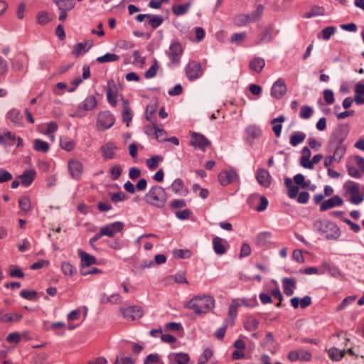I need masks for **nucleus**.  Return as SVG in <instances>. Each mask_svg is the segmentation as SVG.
<instances>
[{
  "instance_id": "obj_1",
  "label": "nucleus",
  "mask_w": 364,
  "mask_h": 364,
  "mask_svg": "<svg viewBox=\"0 0 364 364\" xmlns=\"http://www.w3.org/2000/svg\"><path fill=\"white\" fill-rule=\"evenodd\" d=\"M215 301L213 296L209 294L198 295L193 297L185 305L195 314L202 315L207 314L215 307Z\"/></svg>"
},
{
  "instance_id": "obj_2",
  "label": "nucleus",
  "mask_w": 364,
  "mask_h": 364,
  "mask_svg": "<svg viewBox=\"0 0 364 364\" xmlns=\"http://www.w3.org/2000/svg\"><path fill=\"white\" fill-rule=\"evenodd\" d=\"M314 230L327 240H337L341 235V230L334 223L328 220H316L313 223Z\"/></svg>"
},
{
  "instance_id": "obj_3",
  "label": "nucleus",
  "mask_w": 364,
  "mask_h": 364,
  "mask_svg": "<svg viewBox=\"0 0 364 364\" xmlns=\"http://www.w3.org/2000/svg\"><path fill=\"white\" fill-rule=\"evenodd\" d=\"M144 199L149 205L162 209L166 205L168 196L165 188L159 185H155L149 188Z\"/></svg>"
},
{
  "instance_id": "obj_4",
  "label": "nucleus",
  "mask_w": 364,
  "mask_h": 364,
  "mask_svg": "<svg viewBox=\"0 0 364 364\" xmlns=\"http://www.w3.org/2000/svg\"><path fill=\"white\" fill-rule=\"evenodd\" d=\"M264 6L258 5L255 11L250 14H238L234 18V23L237 26H243L251 22L259 21L263 14Z\"/></svg>"
},
{
  "instance_id": "obj_5",
  "label": "nucleus",
  "mask_w": 364,
  "mask_h": 364,
  "mask_svg": "<svg viewBox=\"0 0 364 364\" xmlns=\"http://www.w3.org/2000/svg\"><path fill=\"white\" fill-rule=\"evenodd\" d=\"M97 102L93 95L87 96L77 107L75 113L70 114L71 117L82 118L86 115V112L91 111L96 107Z\"/></svg>"
},
{
  "instance_id": "obj_6",
  "label": "nucleus",
  "mask_w": 364,
  "mask_h": 364,
  "mask_svg": "<svg viewBox=\"0 0 364 364\" xmlns=\"http://www.w3.org/2000/svg\"><path fill=\"white\" fill-rule=\"evenodd\" d=\"M344 188L350 196L349 201L354 205H358L364 200V197L360 196V187L358 183L353 181H348L345 183Z\"/></svg>"
},
{
  "instance_id": "obj_7",
  "label": "nucleus",
  "mask_w": 364,
  "mask_h": 364,
  "mask_svg": "<svg viewBox=\"0 0 364 364\" xmlns=\"http://www.w3.org/2000/svg\"><path fill=\"white\" fill-rule=\"evenodd\" d=\"M114 117L109 112H101L98 114L97 127L100 131H105L112 127L114 124Z\"/></svg>"
},
{
  "instance_id": "obj_8",
  "label": "nucleus",
  "mask_w": 364,
  "mask_h": 364,
  "mask_svg": "<svg viewBox=\"0 0 364 364\" xmlns=\"http://www.w3.org/2000/svg\"><path fill=\"white\" fill-rule=\"evenodd\" d=\"M68 170L72 178L80 180L84 171L83 164L77 159H71L68 162Z\"/></svg>"
},
{
  "instance_id": "obj_9",
  "label": "nucleus",
  "mask_w": 364,
  "mask_h": 364,
  "mask_svg": "<svg viewBox=\"0 0 364 364\" xmlns=\"http://www.w3.org/2000/svg\"><path fill=\"white\" fill-rule=\"evenodd\" d=\"M183 51V49L181 43L176 40H173L171 42L168 50H166V54L171 60L172 63L176 64L180 62Z\"/></svg>"
},
{
  "instance_id": "obj_10",
  "label": "nucleus",
  "mask_w": 364,
  "mask_h": 364,
  "mask_svg": "<svg viewBox=\"0 0 364 364\" xmlns=\"http://www.w3.org/2000/svg\"><path fill=\"white\" fill-rule=\"evenodd\" d=\"M203 71L200 63L196 61L190 62L186 68V74L188 79L191 81L200 78L203 75Z\"/></svg>"
},
{
  "instance_id": "obj_11",
  "label": "nucleus",
  "mask_w": 364,
  "mask_h": 364,
  "mask_svg": "<svg viewBox=\"0 0 364 364\" xmlns=\"http://www.w3.org/2000/svg\"><path fill=\"white\" fill-rule=\"evenodd\" d=\"M124 228V223L116 221L101 227L100 232L103 236L112 237L117 232H121Z\"/></svg>"
},
{
  "instance_id": "obj_12",
  "label": "nucleus",
  "mask_w": 364,
  "mask_h": 364,
  "mask_svg": "<svg viewBox=\"0 0 364 364\" xmlns=\"http://www.w3.org/2000/svg\"><path fill=\"white\" fill-rule=\"evenodd\" d=\"M348 132L347 126H339L337 127L332 134V137L329 142V149L334 146L335 143L343 144L346 138Z\"/></svg>"
},
{
  "instance_id": "obj_13",
  "label": "nucleus",
  "mask_w": 364,
  "mask_h": 364,
  "mask_svg": "<svg viewBox=\"0 0 364 364\" xmlns=\"http://www.w3.org/2000/svg\"><path fill=\"white\" fill-rule=\"evenodd\" d=\"M121 312L124 318L129 321H134L140 318L143 316V311L138 306H131L126 308H121Z\"/></svg>"
},
{
  "instance_id": "obj_14",
  "label": "nucleus",
  "mask_w": 364,
  "mask_h": 364,
  "mask_svg": "<svg viewBox=\"0 0 364 364\" xmlns=\"http://www.w3.org/2000/svg\"><path fill=\"white\" fill-rule=\"evenodd\" d=\"M191 136V141L190 144L196 149L204 151L210 144V141L201 134L193 132Z\"/></svg>"
},
{
  "instance_id": "obj_15",
  "label": "nucleus",
  "mask_w": 364,
  "mask_h": 364,
  "mask_svg": "<svg viewBox=\"0 0 364 364\" xmlns=\"http://www.w3.org/2000/svg\"><path fill=\"white\" fill-rule=\"evenodd\" d=\"M237 178L238 176L233 169L224 170L218 174L219 182L223 186L234 183Z\"/></svg>"
},
{
  "instance_id": "obj_16",
  "label": "nucleus",
  "mask_w": 364,
  "mask_h": 364,
  "mask_svg": "<svg viewBox=\"0 0 364 364\" xmlns=\"http://www.w3.org/2000/svg\"><path fill=\"white\" fill-rule=\"evenodd\" d=\"M287 86L282 78H279L272 85L271 95L277 99H281L287 92Z\"/></svg>"
},
{
  "instance_id": "obj_17",
  "label": "nucleus",
  "mask_w": 364,
  "mask_h": 364,
  "mask_svg": "<svg viewBox=\"0 0 364 364\" xmlns=\"http://www.w3.org/2000/svg\"><path fill=\"white\" fill-rule=\"evenodd\" d=\"M343 203V200L339 196H333L321 203L320 210L326 211L335 207L341 206Z\"/></svg>"
},
{
  "instance_id": "obj_18",
  "label": "nucleus",
  "mask_w": 364,
  "mask_h": 364,
  "mask_svg": "<svg viewBox=\"0 0 364 364\" xmlns=\"http://www.w3.org/2000/svg\"><path fill=\"white\" fill-rule=\"evenodd\" d=\"M328 151L333 152V159L334 161L339 162L345 156L346 152V146L343 144L335 143L334 146L331 149L328 148Z\"/></svg>"
},
{
  "instance_id": "obj_19",
  "label": "nucleus",
  "mask_w": 364,
  "mask_h": 364,
  "mask_svg": "<svg viewBox=\"0 0 364 364\" xmlns=\"http://www.w3.org/2000/svg\"><path fill=\"white\" fill-rule=\"evenodd\" d=\"M256 178L257 182L263 187L267 188L271 184V176L269 171L264 168L257 170Z\"/></svg>"
},
{
  "instance_id": "obj_20",
  "label": "nucleus",
  "mask_w": 364,
  "mask_h": 364,
  "mask_svg": "<svg viewBox=\"0 0 364 364\" xmlns=\"http://www.w3.org/2000/svg\"><path fill=\"white\" fill-rule=\"evenodd\" d=\"M170 188L176 194L186 196L188 194V188L184 186L183 181L181 178H176L171 183Z\"/></svg>"
},
{
  "instance_id": "obj_21",
  "label": "nucleus",
  "mask_w": 364,
  "mask_h": 364,
  "mask_svg": "<svg viewBox=\"0 0 364 364\" xmlns=\"http://www.w3.org/2000/svg\"><path fill=\"white\" fill-rule=\"evenodd\" d=\"M117 89L114 85V81H109L108 88L107 89V98L109 103L113 107H115L117 104Z\"/></svg>"
},
{
  "instance_id": "obj_22",
  "label": "nucleus",
  "mask_w": 364,
  "mask_h": 364,
  "mask_svg": "<svg viewBox=\"0 0 364 364\" xmlns=\"http://www.w3.org/2000/svg\"><path fill=\"white\" fill-rule=\"evenodd\" d=\"M6 118L16 126H19L23 119L21 111L16 108L11 109L6 114Z\"/></svg>"
},
{
  "instance_id": "obj_23",
  "label": "nucleus",
  "mask_w": 364,
  "mask_h": 364,
  "mask_svg": "<svg viewBox=\"0 0 364 364\" xmlns=\"http://www.w3.org/2000/svg\"><path fill=\"white\" fill-rule=\"evenodd\" d=\"M77 252L81 260V268L86 269L90 265L96 263L97 260L94 256L89 255L81 250H78Z\"/></svg>"
},
{
  "instance_id": "obj_24",
  "label": "nucleus",
  "mask_w": 364,
  "mask_h": 364,
  "mask_svg": "<svg viewBox=\"0 0 364 364\" xmlns=\"http://www.w3.org/2000/svg\"><path fill=\"white\" fill-rule=\"evenodd\" d=\"M213 247L215 253L218 255H223L226 252V247L225 244L227 242L220 237L215 236L213 238Z\"/></svg>"
},
{
  "instance_id": "obj_25",
  "label": "nucleus",
  "mask_w": 364,
  "mask_h": 364,
  "mask_svg": "<svg viewBox=\"0 0 364 364\" xmlns=\"http://www.w3.org/2000/svg\"><path fill=\"white\" fill-rule=\"evenodd\" d=\"M103 156L107 159L114 158L116 151L118 150L117 146L112 143L108 142L101 147Z\"/></svg>"
},
{
  "instance_id": "obj_26",
  "label": "nucleus",
  "mask_w": 364,
  "mask_h": 364,
  "mask_svg": "<svg viewBox=\"0 0 364 364\" xmlns=\"http://www.w3.org/2000/svg\"><path fill=\"white\" fill-rule=\"evenodd\" d=\"M265 64L264 58L261 57H255L250 61L249 68L252 72L259 73L264 68Z\"/></svg>"
},
{
  "instance_id": "obj_27",
  "label": "nucleus",
  "mask_w": 364,
  "mask_h": 364,
  "mask_svg": "<svg viewBox=\"0 0 364 364\" xmlns=\"http://www.w3.org/2000/svg\"><path fill=\"white\" fill-rule=\"evenodd\" d=\"M284 292L287 296H291L296 289V282L292 278L284 277L282 280Z\"/></svg>"
},
{
  "instance_id": "obj_28",
  "label": "nucleus",
  "mask_w": 364,
  "mask_h": 364,
  "mask_svg": "<svg viewBox=\"0 0 364 364\" xmlns=\"http://www.w3.org/2000/svg\"><path fill=\"white\" fill-rule=\"evenodd\" d=\"M36 172L33 169L25 171L18 177L21 179V183L25 186H29L34 180Z\"/></svg>"
},
{
  "instance_id": "obj_29",
  "label": "nucleus",
  "mask_w": 364,
  "mask_h": 364,
  "mask_svg": "<svg viewBox=\"0 0 364 364\" xmlns=\"http://www.w3.org/2000/svg\"><path fill=\"white\" fill-rule=\"evenodd\" d=\"M168 358L175 360L177 364H187L190 360L188 354L186 353H171L168 355Z\"/></svg>"
},
{
  "instance_id": "obj_30",
  "label": "nucleus",
  "mask_w": 364,
  "mask_h": 364,
  "mask_svg": "<svg viewBox=\"0 0 364 364\" xmlns=\"http://www.w3.org/2000/svg\"><path fill=\"white\" fill-rule=\"evenodd\" d=\"M33 149L38 152L48 153L50 150V145L47 141H43L40 139H34L33 142Z\"/></svg>"
},
{
  "instance_id": "obj_31",
  "label": "nucleus",
  "mask_w": 364,
  "mask_h": 364,
  "mask_svg": "<svg viewBox=\"0 0 364 364\" xmlns=\"http://www.w3.org/2000/svg\"><path fill=\"white\" fill-rule=\"evenodd\" d=\"M272 234L271 232L265 231L257 234L256 237V242L260 246H264L271 241Z\"/></svg>"
},
{
  "instance_id": "obj_32",
  "label": "nucleus",
  "mask_w": 364,
  "mask_h": 364,
  "mask_svg": "<svg viewBox=\"0 0 364 364\" xmlns=\"http://www.w3.org/2000/svg\"><path fill=\"white\" fill-rule=\"evenodd\" d=\"M262 133L261 129L255 125L248 126L245 129V134L247 139H255L260 136Z\"/></svg>"
},
{
  "instance_id": "obj_33",
  "label": "nucleus",
  "mask_w": 364,
  "mask_h": 364,
  "mask_svg": "<svg viewBox=\"0 0 364 364\" xmlns=\"http://www.w3.org/2000/svg\"><path fill=\"white\" fill-rule=\"evenodd\" d=\"M306 139V134L302 132H296L290 136L289 143L293 146H296Z\"/></svg>"
},
{
  "instance_id": "obj_34",
  "label": "nucleus",
  "mask_w": 364,
  "mask_h": 364,
  "mask_svg": "<svg viewBox=\"0 0 364 364\" xmlns=\"http://www.w3.org/2000/svg\"><path fill=\"white\" fill-rule=\"evenodd\" d=\"M259 321L252 316L248 317L244 323V328L247 331H254L257 329Z\"/></svg>"
},
{
  "instance_id": "obj_35",
  "label": "nucleus",
  "mask_w": 364,
  "mask_h": 364,
  "mask_svg": "<svg viewBox=\"0 0 364 364\" xmlns=\"http://www.w3.org/2000/svg\"><path fill=\"white\" fill-rule=\"evenodd\" d=\"M56 5L60 11H68L75 7V2L73 0H59Z\"/></svg>"
},
{
  "instance_id": "obj_36",
  "label": "nucleus",
  "mask_w": 364,
  "mask_h": 364,
  "mask_svg": "<svg viewBox=\"0 0 364 364\" xmlns=\"http://www.w3.org/2000/svg\"><path fill=\"white\" fill-rule=\"evenodd\" d=\"M191 5V2H187L184 4L173 6L172 11L176 16H182L186 14Z\"/></svg>"
},
{
  "instance_id": "obj_37",
  "label": "nucleus",
  "mask_w": 364,
  "mask_h": 364,
  "mask_svg": "<svg viewBox=\"0 0 364 364\" xmlns=\"http://www.w3.org/2000/svg\"><path fill=\"white\" fill-rule=\"evenodd\" d=\"M328 353L331 360L335 361L341 360L345 355L346 351L341 350L335 347L331 348L328 350Z\"/></svg>"
},
{
  "instance_id": "obj_38",
  "label": "nucleus",
  "mask_w": 364,
  "mask_h": 364,
  "mask_svg": "<svg viewBox=\"0 0 364 364\" xmlns=\"http://www.w3.org/2000/svg\"><path fill=\"white\" fill-rule=\"evenodd\" d=\"M148 23L154 29L159 28L163 23V18L159 15L149 14Z\"/></svg>"
},
{
  "instance_id": "obj_39",
  "label": "nucleus",
  "mask_w": 364,
  "mask_h": 364,
  "mask_svg": "<svg viewBox=\"0 0 364 364\" xmlns=\"http://www.w3.org/2000/svg\"><path fill=\"white\" fill-rule=\"evenodd\" d=\"M60 146L63 150L66 151H71L74 149L75 143L73 139L64 137L60 138Z\"/></svg>"
},
{
  "instance_id": "obj_40",
  "label": "nucleus",
  "mask_w": 364,
  "mask_h": 364,
  "mask_svg": "<svg viewBox=\"0 0 364 364\" xmlns=\"http://www.w3.org/2000/svg\"><path fill=\"white\" fill-rule=\"evenodd\" d=\"M123 121L127 124L131 122L132 119V114L131 109L129 106V102L127 100H123V111H122Z\"/></svg>"
},
{
  "instance_id": "obj_41",
  "label": "nucleus",
  "mask_w": 364,
  "mask_h": 364,
  "mask_svg": "<svg viewBox=\"0 0 364 364\" xmlns=\"http://www.w3.org/2000/svg\"><path fill=\"white\" fill-rule=\"evenodd\" d=\"M240 304L236 299L232 301L229 309H228V316L230 320L233 322V320L237 316V308L240 306Z\"/></svg>"
},
{
  "instance_id": "obj_42",
  "label": "nucleus",
  "mask_w": 364,
  "mask_h": 364,
  "mask_svg": "<svg viewBox=\"0 0 364 364\" xmlns=\"http://www.w3.org/2000/svg\"><path fill=\"white\" fill-rule=\"evenodd\" d=\"M119 59V56L114 54V53H107L102 56H100L97 58V61L100 63H109V62H114Z\"/></svg>"
},
{
  "instance_id": "obj_43",
  "label": "nucleus",
  "mask_w": 364,
  "mask_h": 364,
  "mask_svg": "<svg viewBox=\"0 0 364 364\" xmlns=\"http://www.w3.org/2000/svg\"><path fill=\"white\" fill-rule=\"evenodd\" d=\"M90 48V46L89 48H86V43H78L75 45L73 50L72 51V54L75 58L79 57L82 52H87L89 49Z\"/></svg>"
},
{
  "instance_id": "obj_44",
  "label": "nucleus",
  "mask_w": 364,
  "mask_h": 364,
  "mask_svg": "<svg viewBox=\"0 0 364 364\" xmlns=\"http://www.w3.org/2000/svg\"><path fill=\"white\" fill-rule=\"evenodd\" d=\"M174 257L177 259H188L192 256V252L190 250L178 249L173 251Z\"/></svg>"
},
{
  "instance_id": "obj_45",
  "label": "nucleus",
  "mask_w": 364,
  "mask_h": 364,
  "mask_svg": "<svg viewBox=\"0 0 364 364\" xmlns=\"http://www.w3.org/2000/svg\"><path fill=\"white\" fill-rule=\"evenodd\" d=\"M19 208L25 212H28L31 208L30 198L28 196H23L18 200Z\"/></svg>"
},
{
  "instance_id": "obj_46",
  "label": "nucleus",
  "mask_w": 364,
  "mask_h": 364,
  "mask_svg": "<svg viewBox=\"0 0 364 364\" xmlns=\"http://www.w3.org/2000/svg\"><path fill=\"white\" fill-rule=\"evenodd\" d=\"M163 157L159 155L154 156L146 160V165L151 170H154L157 168L159 162L162 161Z\"/></svg>"
},
{
  "instance_id": "obj_47",
  "label": "nucleus",
  "mask_w": 364,
  "mask_h": 364,
  "mask_svg": "<svg viewBox=\"0 0 364 364\" xmlns=\"http://www.w3.org/2000/svg\"><path fill=\"white\" fill-rule=\"evenodd\" d=\"M61 269L64 274L68 276H73L76 272V269L74 268V267L68 262H62Z\"/></svg>"
},
{
  "instance_id": "obj_48",
  "label": "nucleus",
  "mask_w": 364,
  "mask_h": 364,
  "mask_svg": "<svg viewBox=\"0 0 364 364\" xmlns=\"http://www.w3.org/2000/svg\"><path fill=\"white\" fill-rule=\"evenodd\" d=\"M356 299V296H348L346 297L342 302L338 305L336 310L341 311L351 304Z\"/></svg>"
},
{
  "instance_id": "obj_49",
  "label": "nucleus",
  "mask_w": 364,
  "mask_h": 364,
  "mask_svg": "<svg viewBox=\"0 0 364 364\" xmlns=\"http://www.w3.org/2000/svg\"><path fill=\"white\" fill-rule=\"evenodd\" d=\"M336 28L334 26H327L321 31L322 38L324 41H328L336 33Z\"/></svg>"
},
{
  "instance_id": "obj_50",
  "label": "nucleus",
  "mask_w": 364,
  "mask_h": 364,
  "mask_svg": "<svg viewBox=\"0 0 364 364\" xmlns=\"http://www.w3.org/2000/svg\"><path fill=\"white\" fill-rule=\"evenodd\" d=\"M136 360L130 356H124L119 355L117 356L116 360L114 364H134Z\"/></svg>"
},
{
  "instance_id": "obj_51",
  "label": "nucleus",
  "mask_w": 364,
  "mask_h": 364,
  "mask_svg": "<svg viewBox=\"0 0 364 364\" xmlns=\"http://www.w3.org/2000/svg\"><path fill=\"white\" fill-rule=\"evenodd\" d=\"M313 109L307 105L302 106L299 113V117L304 119H309L313 114Z\"/></svg>"
},
{
  "instance_id": "obj_52",
  "label": "nucleus",
  "mask_w": 364,
  "mask_h": 364,
  "mask_svg": "<svg viewBox=\"0 0 364 364\" xmlns=\"http://www.w3.org/2000/svg\"><path fill=\"white\" fill-rule=\"evenodd\" d=\"M271 40L272 31L271 29H266L259 35L257 44H259L262 42H269Z\"/></svg>"
},
{
  "instance_id": "obj_53",
  "label": "nucleus",
  "mask_w": 364,
  "mask_h": 364,
  "mask_svg": "<svg viewBox=\"0 0 364 364\" xmlns=\"http://www.w3.org/2000/svg\"><path fill=\"white\" fill-rule=\"evenodd\" d=\"M50 18L46 11H40L36 15V21L38 24L44 25L48 23Z\"/></svg>"
},
{
  "instance_id": "obj_54",
  "label": "nucleus",
  "mask_w": 364,
  "mask_h": 364,
  "mask_svg": "<svg viewBox=\"0 0 364 364\" xmlns=\"http://www.w3.org/2000/svg\"><path fill=\"white\" fill-rule=\"evenodd\" d=\"M159 69V65L156 61L146 70L144 73V77L146 79H150L156 76L157 73V70Z\"/></svg>"
},
{
  "instance_id": "obj_55",
  "label": "nucleus",
  "mask_w": 364,
  "mask_h": 364,
  "mask_svg": "<svg viewBox=\"0 0 364 364\" xmlns=\"http://www.w3.org/2000/svg\"><path fill=\"white\" fill-rule=\"evenodd\" d=\"M347 171L348 175L352 178H360L362 176L360 171L354 166L348 165Z\"/></svg>"
},
{
  "instance_id": "obj_56",
  "label": "nucleus",
  "mask_w": 364,
  "mask_h": 364,
  "mask_svg": "<svg viewBox=\"0 0 364 364\" xmlns=\"http://www.w3.org/2000/svg\"><path fill=\"white\" fill-rule=\"evenodd\" d=\"M121 301V296L119 294H114L110 296H108L106 300L101 299L100 302L102 304L111 303L117 304Z\"/></svg>"
},
{
  "instance_id": "obj_57",
  "label": "nucleus",
  "mask_w": 364,
  "mask_h": 364,
  "mask_svg": "<svg viewBox=\"0 0 364 364\" xmlns=\"http://www.w3.org/2000/svg\"><path fill=\"white\" fill-rule=\"evenodd\" d=\"M323 98H324L325 102L327 104H328V105L333 104L335 101L334 94H333V90H331L330 89L325 90L323 91Z\"/></svg>"
},
{
  "instance_id": "obj_58",
  "label": "nucleus",
  "mask_w": 364,
  "mask_h": 364,
  "mask_svg": "<svg viewBox=\"0 0 364 364\" xmlns=\"http://www.w3.org/2000/svg\"><path fill=\"white\" fill-rule=\"evenodd\" d=\"M111 200L114 203L121 202L127 199V196L122 191L114 193L110 196Z\"/></svg>"
},
{
  "instance_id": "obj_59",
  "label": "nucleus",
  "mask_w": 364,
  "mask_h": 364,
  "mask_svg": "<svg viewBox=\"0 0 364 364\" xmlns=\"http://www.w3.org/2000/svg\"><path fill=\"white\" fill-rule=\"evenodd\" d=\"M58 129V125L55 122H50L46 124V129L43 132L44 134H54Z\"/></svg>"
},
{
  "instance_id": "obj_60",
  "label": "nucleus",
  "mask_w": 364,
  "mask_h": 364,
  "mask_svg": "<svg viewBox=\"0 0 364 364\" xmlns=\"http://www.w3.org/2000/svg\"><path fill=\"white\" fill-rule=\"evenodd\" d=\"M21 296L26 299L33 300L36 296V291L34 290L23 289L21 291Z\"/></svg>"
},
{
  "instance_id": "obj_61",
  "label": "nucleus",
  "mask_w": 364,
  "mask_h": 364,
  "mask_svg": "<svg viewBox=\"0 0 364 364\" xmlns=\"http://www.w3.org/2000/svg\"><path fill=\"white\" fill-rule=\"evenodd\" d=\"M154 133L156 135V138L159 140L160 142L166 141V132L164 129H159L158 127H154Z\"/></svg>"
},
{
  "instance_id": "obj_62",
  "label": "nucleus",
  "mask_w": 364,
  "mask_h": 364,
  "mask_svg": "<svg viewBox=\"0 0 364 364\" xmlns=\"http://www.w3.org/2000/svg\"><path fill=\"white\" fill-rule=\"evenodd\" d=\"M12 179V175L8 171L0 169V183L7 182Z\"/></svg>"
},
{
  "instance_id": "obj_63",
  "label": "nucleus",
  "mask_w": 364,
  "mask_h": 364,
  "mask_svg": "<svg viewBox=\"0 0 364 364\" xmlns=\"http://www.w3.org/2000/svg\"><path fill=\"white\" fill-rule=\"evenodd\" d=\"M246 37V33L245 32L242 33H233L231 36V41L235 43L242 42Z\"/></svg>"
},
{
  "instance_id": "obj_64",
  "label": "nucleus",
  "mask_w": 364,
  "mask_h": 364,
  "mask_svg": "<svg viewBox=\"0 0 364 364\" xmlns=\"http://www.w3.org/2000/svg\"><path fill=\"white\" fill-rule=\"evenodd\" d=\"M112 178L113 180H117L122 173V168L119 165H116L112 167L110 170Z\"/></svg>"
}]
</instances>
